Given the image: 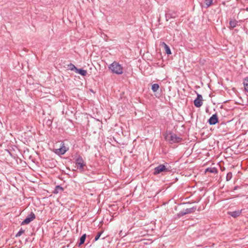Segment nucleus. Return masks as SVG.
<instances>
[{"mask_svg":"<svg viewBox=\"0 0 248 248\" xmlns=\"http://www.w3.org/2000/svg\"><path fill=\"white\" fill-rule=\"evenodd\" d=\"M166 165L164 164H160L154 169V174L157 175L161 172H166L170 171V167L168 166V164L166 163Z\"/></svg>","mask_w":248,"mask_h":248,"instance_id":"obj_1","label":"nucleus"},{"mask_svg":"<svg viewBox=\"0 0 248 248\" xmlns=\"http://www.w3.org/2000/svg\"><path fill=\"white\" fill-rule=\"evenodd\" d=\"M166 140L170 144L179 143L182 141V138L177 136L175 134L170 133L169 135L166 136Z\"/></svg>","mask_w":248,"mask_h":248,"instance_id":"obj_2","label":"nucleus"},{"mask_svg":"<svg viewBox=\"0 0 248 248\" xmlns=\"http://www.w3.org/2000/svg\"><path fill=\"white\" fill-rule=\"evenodd\" d=\"M109 68L113 73L121 74L123 73V67L119 63H111Z\"/></svg>","mask_w":248,"mask_h":248,"instance_id":"obj_3","label":"nucleus"},{"mask_svg":"<svg viewBox=\"0 0 248 248\" xmlns=\"http://www.w3.org/2000/svg\"><path fill=\"white\" fill-rule=\"evenodd\" d=\"M75 162L77 169L80 171H83L84 170V167L86 166V164L82 157L78 155L76 159Z\"/></svg>","mask_w":248,"mask_h":248,"instance_id":"obj_4","label":"nucleus"},{"mask_svg":"<svg viewBox=\"0 0 248 248\" xmlns=\"http://www.w3.org/2000/svg\"><path fill=\"white\" fill-rule=\"evenodd\" d=\"M208 122L210 125H214L218 122L217 115V113L213 114L208 120Z\"/></svg>","mask_w":248,"mask_h":248,"instance_id":"obj_5","label":"nucleus"},{"mask_svg":"<svg viewBox=\"0 0 248 248\" xmlns=\"http://www.w3.org/2000/svg\"><path fill=\"white\" fill-rule=\"evenodd\" d=\"M241 210H238L237 211L229 212L228 214V215L233 217V218H236L240 216V215L241 214Z\"/></svg>","mask_w":248,"mask_h":248,"instance_id":"obj_6","label":"nucleus"},{"mask_svg":"<svg viewBox=\"0 0 248 248\" xmlns=\"http://www.w3.org/2000/svg\"><path fill=\"white\" fill-rule=\"evenodd\" d=\"M161 45L164 47L166 53L167 54H171V51L169 46L165 42H162Z\"/></svg>","mask_w":248,"mask_h":248,"instance_id":"obj_7","label":"nucleus"},{"mask_svg":"<svg viewBox=\"0 0 248 248\" xmlns=\"http://www.w3.org/2000/svg\"><path fill=\"white\" fill-rule=\"evenodd\" d=\"M75 72L83 76H86L87 74L86 70H83L82 69H78L77 68L75 70Z\"/></svg>","mask_w":248,"mask_h":248,"instance_id":"obj_8","label":"nucleus"},{"mask_svg":"<svg viewBox=\"0 0 248 248\" xmlns=\"http://www.w3.org/2000/svg\"><path fill=\"white\" fill-rule=\"evenodd\" d=\"M245 90L248 93V77L245 78L243 80Z\"/></svg>","mask_w":248,"mask_h":248,"instance_id":"obj_9","label":"nucleus"},{"mask_svg":"<svg viewBox=\"0 0 248 248\" xmlns=\"http://www.w3.org/2000/svg\"><path fill=\"white\" fill-rule=\"evenodd\" d=\"M30 222H31V214H29L27 217L21 222V225H24L29 223Z\"/></svg>","mask_w":248,"mask_h":248,"instance_id":"obj_10","label":"nucleus"},{"mask_svg":"<svg viewBox=\"0 0 248 248\" xmlns=\"http://www.w3.org/2000/svg\"><path fill=\"white\" fill-rule=\"evenodd\" d=\"M196 210V207H193L190 208H187L185 210L186 214H191L194 213Z\"/></svg>","mask_w":248,"mask_h":248,"instance_id":"obj_11","label":"nucleus"},{"mask_svg":"<svg viewBox=\"0 0 248 248\" xmlns=\"http://www.w3.org/2000/svg\"><path fill=\"white\" fill-rule=\"evenodd\" d=\"M205 172H210L213 173H217L218 171L217 168H208L206 169Z\"/></svg>","mask_w":248,"mask_h":248,"instance_id":"obj_12","label":"nucleus"},{"mask_svg":"<svg viewBox=\"0 0 248 248\" xmlns=\"http://www.w3.org/2000/svg\"><path fill=\"white\" fill-rule=\"evenodd\" d=\"M63 188L61 186H57L55 187V189L54 190L53 193L55 194H58L60 191H63Z\"/></svg>","mask_w":248,"mask_h":248,"instance_id":"obj_13","label":"nucleus"},{"mask_svg":"<svg viewBox=\"0 0 248 248\" xmlns=\"http://www.w3.org/2000/svg\"><path fill=\"white\" fill-rule=\"evenodd\" d=\"M194 104L196 107L199 108L202 106V101L200 100L196 99L194 101Z\"/></svg>","mask_w":248,"mask_h":248,"instance_id":"obj_14","label":"nucleus"},{"mask_svg":"<svg viewBox=\"0 0 248 248\" xmlns=\"http://www.w3.org/2000/svg\"><path fill=\"white\" fill-rule=\"evenodd\" d=\"M237 21L235 20H232L230 21L229 24L230 26L232 29L235 28L237 25Z\"/></svg>","mask_w":248,"mask_h":248,"instance_id":"obj_15","label":"nucleus"},{"mask_svg":"<svg viewBox=\"0 0 248 248\" xmlns=\"http://www.w3.org/2000/svg\"><path fill=\"white\" fill-rule=\"evenodd\" d=\"M86 234H84L81 236V237L80 238V241L78 244L79 246L81 245L82 244H84V243L85 242V239H86Z\"/></svg>","mask_w":248,"mask_h":248,"instance_id":"obj_16","label":"nucleus"},{"mask_svg":"<svg viewBox=\"0 0 248 248\" xmlns=\"http://www.w3.org/2000/svg\"><path fill=\"white\" fill-rule=\"evenodd\" d=\"M159 86L157 83L153 84L152 86V90L153 92H156L159 89Z\"/></svg>","mask_w":248,"mask_h":248,"instance_id":"obj_17","label":"nucleus"},{"mask_svg":"<svg viewBox=\"0 0 248 248\" xmlns=\"http://www.w3.org/2000/svg\"><path fill=\"white\" fill-rule=\"evenodd\" d=\"M68 69H70L72 71H75L77 69V67L73 64L72 63H70L68 65Z\"/></svg>","mask_w":248,"mask_h":248,"instance_id":"obj_18","label":"nucleus"},{"mask_svg":"<svg viewBox=\"0 0 248 248\" xmlns=\"http://www.w3.org/2000/svg\"><path fill=\"white\" fill-rule=\"evenodd\" d=\"M232 173L231 172H228L227 175H226V180L227 181H230L232 178Z\"/></svg>","mask_w":248,"mask_h":248,"instance_id":"obj_19","label":"nucleus"},{"mask_svg":"<svg viewBox=\"0 0 248 248\" xmlns=\"http://www.w3.org/2000/svg\"><path fill=\"white\" fill-rule=\"evenodd\" d=\"M213 3V0H205V4L206 7H209Z\"/></svg>","mask_w":248,"mask_h":248,"instance_id":"obj_20","label":"nucleus"},{"mask_svg":"<svg viewBox=\"0 0 248 248\" xmlns=\"http://www.w3.org/2000/svg\"><path fill=\"white\" fill-rule=\"evenodd\" d=\"M24 231H25L24 230L21 229L18 231V232L16 234V236L17 237V236H20L22 234H23L24 232Z\"/></svg>","mask_w":248,"mask_h":248,"instance_id":"obj_21","label":"nucleus"},{"mask_svg":"<svg viewBox=\"0 0 248 248\" xmlns=\"http://www.w3.org/2000/svg\"><path fill=\"white\" fill-rule=\"evenodd\" d=\"M102 233V232H99L97 233V234L96 235V236L95 237V238H94V241H97L99 238V237H100L101 234Z\"/></svg>","mask_w":248,"mask_h":248,"instance_id":"obj_22","label":"nucleus"},{"mask_svg":"<svg viewBox=\"0 0 248 248\" xmlns=\"http://www.w3.org/2000/svg\"><path fill=\"white\" fill-rule=\"evenodd\" d=\"M59 150H60V153L62 155H63L66 151V150L65 149L62 148L59 149Z\"/></svg>","mask_w":248,"mask_h":248,"instance_id":"obj_23","label":"nucleus"},{"mask_svg":"<svg viewBox=\"0 0 248 248\" xmlns=\"http://www.w3.org/2000/svg\"><path fill=\"white\" fill-rule=\"evenodd\" d=\"M185 215H186V213H185V210H184V211H182L180 212L178 214V216L179 217H181Z\"/></svg>","mask_w":248,"mask_h":248,"instance_id":"obj_24","label":"nucleus"},{"mask_svg":"<svg viewBox=\"0 0 248 248\" xmlns=\"http://www.w3.org/2000/svg\"><path fill=\"white\" fill-rule=\"evenodd\" d=\"M185 215H186V213H185V210H184V211H182L180 212L178 214V216L179 217H181Z\"/></svg>","mask_w":248,"mask_h":248,"instance_id":"obj_25","label":"nucleus"},{"mask_svg":"<svg viewBox=\"0 0 248 248\" xmlns=\"http://www.w3.org/2000/svg\"><path fill=\"white\" fill-rule=\"evenodd\" d=\"M196 99L200 100L201 101H202V95H201L200 94H197V97Z\"/></svg>","mask_w":248,"mask_h":248,"instance_id":"obj_26","label":"nucleus"},{"mask_svg":"<svg viewBox=\"0 0 248 248\" xmlns=\"http://www.w3.org/2000/svg\"><path fill=\"white\" fill-rule=\"evenodd\" d=\"M35 218V215L32 213V220H33Z\"/></svg>","mask_w":248,"mask_h":248,"instance_id":"obj_27","label":"nucleus"},{"mask_svg":"<svg viewBox=\"0 0 248 248\" xmlns=\"http://www.w3.org/2000/svg\"><path fill=\"white\" fill-rule=\"evenodd\" d=\"M237 188H238V186H235V187H234L233 189L235 190L237 189Z\"/></svg>","mask_w":248,"mask_h":248,"instance_id":"obj_28","label":"nucleus"},{"mask_svg":"<svg viewBox=\"0 0 248 248\" xmlns=\"http://www.w3.org/2000/svg\"><path fill=\"white\" fill-rule=\"evenodd\" d=\"M139 67H142V65H140L139 66Z\"/></svg>","mask_w":248,"mask_h":248,"instance_id":"obj_29","label":"nucleus"}]
</instances>
